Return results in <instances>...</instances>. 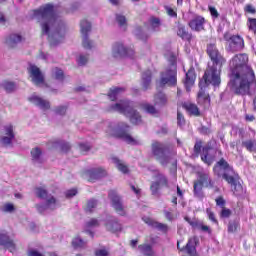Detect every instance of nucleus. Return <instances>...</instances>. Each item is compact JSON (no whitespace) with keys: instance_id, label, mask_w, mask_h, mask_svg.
<instances>
[{"instance_id":"1","label":"nucleus","mask_w":256,"mask_h":256,"mask_svg":"<svg viewBox=\"0 0 256 256\" xmlns=\"http://www.w3.org/2000/svg\"><path fill=\"white\" fill-rule=\"evenodd\" d=\"M247 63V54H237L230 61L231 79L228 87L236 95H249L256 91L255 72Z\"/></svg>"},{"instance_id":"2","label":"nucleus","mask_w":256,"mask_h":256,"mask_svg":"<svg viewBox=\"0 0 256 256\" xmlns=\"http://www.w3.org/2000/svg\"><path fill=\"white\" fill-rule=\"evenodd\" d=\"M33 19H36L40 24L42 34L48 36L51 47L63 43L67 26L63 19L55 14V7L52 4H46L33 10Z\"/></svg>"},{"instance_id":"3","label":"nucleus","mask_w":256,"mask_h":256,"mask_svg":"<svg viewBox=\"0 0 256 256\" xmlns=\"http://www.w3.org/2000/svg\"><path fill=\"white\" fill-rule=\"evenodd\" d=\"M213 171L214 175H217V177H223L227 183L231 185V191H233L234 195H241L243 186L241 183L237 182V174H235V170H233V167H231L225 159L218 161L214 166Z\"/></svg>"},{"instance_id":"4","label":"nucleus","mask_w":256,"mask_h":256,"mask_svg":"<svg viewBox=\"0 0 256 256\" xmlns=\"http://www.w3.org/2000/svg\"><path fill=\"white\" fill-rule=\"evenodd\" d=\"M106 133L108 135H112V137H118V139H122L128 145H139L141 141L139 139L134 138L129 134V125L121 122L118 125L110 123L108 125V129H106Z\"/></svg>"},{"instance_id":"5","label":"nucleus","mask_w":256,"mask_h":256,"mask_svg":"<svg viewBox=\"0 0 256 256\" xmlns=\"http://www.w3.org/2000/svg\"><path fill=\"white\" fill-rule=\"evenodd\" d=\"M109 111H116L122 113L126 117H129L131 123L134 125L141 124V115L133 108V102L129 100H121L116 104L110 106Z\"/></svg>"},{"instance_id":"6","label":"nucleus","mask_w":256,"mask_h":256,"mask_svg":"<svg viewBox=\"0 0 256 256\" xmlns=\"http://www.w3.org/2000/svg\"><path fill=\"white\" fill-rule=\"evenodd\" d=\"M152 153L154 157H156L157 161H159V163L163 165V167L169 165V163H171L173 167H177V159L167 154V147L163 143H152Z\"/></svg>"},{"instance_id":"7","label":"nucleus","mask_w":256,"mask_h":256,"mask_svg":"<svg viewBox=\"0 0 256 256\" xmlns=\"http://www.w3.org/2000/svg\"><path fill=\"white\" fill-rule=\"evenodd\" d=\"M160 85H168L169 87L177 85V58L175 56L170 57L169 66L161 73Z\"/></svg>"},{"instance_id":"8","label":"nucleus","mask_w":256,"mask_h":256,"mask_svg":"<svg viewBox=\"0 0 256 256\" xmlns=\"http://www.w3.org/2000/svg\"><path fill=\"white\" fill-rule=\"evenodd\" d=\"M221 67L216 64H208V67L204 73L203 79V85H213L214 87H217L221 85Z\"/></svg>"},{"instance_id":"9","label":"nucleus","mask_w":256,"mask_h":256,"mask_svg":"<svg viewBox=\"0 0 256 256\" xmlns=\"http://www.w3.org/2000/svg\"><path fill=\"white\" fill-rule=\"evenodd\" d=\"M34 193L39 197V199H46L45 204L36 205V209L39 211V213H43L47 211V209H56L57 200L55 197L47 195V189L45 187H36Z\"/></svg>"},{"instance_id":"10","label":"nucleus","mask_w":256,"mask_h":256,"mask_svg":"<svg viewBox=\"0 0 256 256\" xmlns=\"http://www.w3.org/2000/svg\"><path fill=\"white\" fill-rule=\"evenodd\" d=\"M80 33L82 35V45L84 49H93V47H95V43L89 40V33H91V22L81 20Z\"/></svg>"},{"instance_id":"11","label":"nucleus","mask_w":256,"mask_h":256,"mask_svg":"<svg viewBox=\"0 0 256 256\" xmlns=\"http://www.w3.org/2000/svg\"><path fill=\"white\" fill-rule=\"evenodd\" d=\"M206 53L210 57L212 65H218L219 67H223V65H225L226 60L214 43L207 45Z\"/></svg>"},{"instance_id":"12","label":"nucleus","mask_w":256,"mask_h":256,"mask_svg":"<svg viewBox=\"0 0 256 256\" xmlns=\"http://www.w3.org/2000/svg\"><path fill=\"white\" fill-rule=\"evenodd\" d=\"M29 77L36 85L37 87H43L45 85V76H43V73L41 72V69L39 67L31 64L28 68Z\"/></svg>"},{"instance_id":"13","label":"nucleus","mask_w":256,"mask_h":256,"mask_svg":"<svg viewBox=\"0 0 256 256\" xmlns=\"http://www.w3.org/2000/svg\"><path fill=\"white\" fill-rule=\"evenodd\" d=\"M133 50L127 49L123 43H115L112 46V57L114 59H121L122 57H133Z\"/></svg>"},{"instance_id":"14","label":"nucleus","mask_w":256,"mask_h":256,"mask_svg":"<svg viewBox=\"0 0 256 256\" xmlns=\"http://www.w3.org/2000/svg\"><path fill=\"white\" fill-rule=\"evenodd\" d=\"M108 197L112 203V207L115 209L118 215H125V207L123 206V202L121 201V197L117 195L115 190H111L108 194Z\"/></svg>"},{"instance_id":"15","label":"nucleus","mask_w":256,"mask_h":256,"mask_svg":"<svg viewBox=\"0 0 256 256\" xmlns=\"http://www.w3.org/2000/svg\"><path fill=\"white\" fill-rule=\"evenodd\" d=\"M28 101L38 109H41V111H49L51 109V102L37 94L30 96Z\"/></svg>"},{"instance_id":"16","label":"nucleus","mask_w":256,"mask_h":256,"mask_svg":"<svg viewBox=\"0 0 256 256\" xmlns=\"http://www.w3.org/2000/svg\"><path fill=\"white\" fill-rule=\"evenodd\" d=\"M15 139V132H13V125L8 124L4 126V135L0 138V144L4 147L11 145Z\"/></svg>"},{"instance_id":"17","label":"nucleus","mask_w":256,"mask_h":256,"mask_svg":"<svg viewBox=\"0 0 256 256\" xmlns=\"http://www.w3.org/2000/svg\"><path fill=\"white\" fill-rule=\"evenodd\" d=\"M228 42L229 47L232 51H241V49L245 47V42L243 41L241 36L238 35L231 36Z\"/></svg>"},{"instance_id":"18","label":"nucleus","mask_w":256,"mask_h":256,"mask_svg":"<svg viewBox=\"0 0 256 256\" xmlns=\"http://www.w3.org/2000/svg\"><path fill=\"white\" fill-rule=\"evenodd\" d=\"M142 221H144L146 225H149V227H153V229H158V231H162L163 233H167L169 229V227L166 224L159 223L150 217H143Z\"/></svg>"},{"instance_id":"19","label":"nucleus","mask_w":256,"mask_h":256,"mask_svg":"<svg viewBox=\"0 0 256 256\" xmlns=\"http://www.w3.org/2000/svg\"><path fill=\"white\" fill-rule=\"evenodd\" d=\"M107 176V171L103 168H93L88 171V177L89 181L93 183L94 181H97V179H101L103 177Z\"/></svg>"},{"instance_id":"20","label":"nucleus","mask_w":256,"mask_h":256,"mask_svg":"<svg viewBox=\"0 0 256 256\" xmlns=\"http://www.w3.org/2000/svg\"><path fill=\"white\" fill-rule=\"evenodd\" d=\"M0 246L8 249L10 253H14L15 251V243L6 233L3 232H0Z\"/></svg>"},{"instance_id":"21","label":"nucleus","mask_w":256,"mask_h":256,"mask_svg":"<svg viewBox=\"0 0 256 256\" xmlns=\"http://www.w3.org/2000/svg\"><path fill=\"white\" fill-rule=\"evenodd\" d=\"M205 18L196 16L189 22V27L192 31H203L205 29Z\"/></svg>"},{"instance_id":"22","label":"nucleus","mask_w":256,"mask_h":256,"mask_svg":"<svg viewBox=\"0 0 256 256\" xmlns=\"http://www.w3.org/2000/svg\"><path fill=\"white\" fill-rule=\"evenodd\" d=\"M195 79H197V76L195 75V68H190L186 73V78L184 81L187 91H189V89L193 87V85L195 84Z\"/></svg>"},{"instance_id":"23","label":"nucleus","mask_w":256,"mask_h":256,"mask_svg":"<svg viewBox=\"0 0 256 256\" xmlns=\"http://www.w3.org/2000/svg\"><path fill=\"white\" fill-rule=\"evenodd\" d=\"M106 229L111 233H118V231H121L123 227L121 226L117 218H111L106 223Z\"/></svg>"},{"instance_id":"24","label":"nucleus","mask_w":256,"mask_h":256,"mask_svg":"<svg viewBox=\"0 0 256 256\" xmlns=\"http://www.w3.org/2000/svg\"><path fill=\"white\" fill-rule=\"evenodd\" d=\"M125 93V88L124 87H113L110 89L108 93V97L110 101H117L121 95Z\"/></svg>"},{"instance_id":"25","label":"nucleus","mask_w":256,"mask_h":256,"mask_svg":"<svg viewBox=\"0 0 256 256\" xmlns=\"http://www.w3.org/2000/svg\"><path fill=\"white\" fill-rule=\"evenodd\" d=\"M197 182L204 185V187H213V181H211V177H209L207 172L199 173Z\"/></svg>"},{"instance_id":"26","label":"nucleus","mask_w":256,"mask_h":256,"mask_svg":"<svg viewBox=\"0 0 256 256\" xmlns=\"http://www.w3.org/2000/svg\"><path fill=\"white\" fill-rule=\"evenodd\" d=\"M31 157H32L33 163H36L39 165L45 161L43 159V151H41L40 148H37V147L31 150Z\"/></svg>"},{"instance_id":"27","label":"nucleus","mask_w":256,"mask_h":256,"mask_svg":"<svg viewBox=\"0 0 256 256\" xmlns=\"http://www.w3.org/2000/svg\"><path fill=\"white\" fill-rule=\"evenodd\" d=\"M183 108L186 109L190 115H194L195 117H199L201 113L199 112V107L197 105L190 103V102H185L183 104Z\"/></svg>"},{"instance_id":"28","label":"nucleus","mask_w":256,"mask_h":256,"mask_svg":"<svg viewBox=\"0 0 256 256\" xmlns=\"http://www.w3.org/2000/svg\"><path fill=\"white\" fill-rule=\"evenodd\" d=\"M21 41H23V37L20 34H11L6 39V45H8V47H15V45L21 43Z\"/></svg>"},{"instance_id":"29","label":"nucleus","mask_w":256,"mask_h":256,"mask_svg":"<svg viewBox=\"0 0 256 256\" xmlns=\"http://www.w3.org/2000/svg\"><path fill=\"white\" fill-rule=\"evenodd\" d=\"M151 87V70H146L142 74V88L147 91Z\"/></svg>"},{"instance_id":"30","label":"nucleus","mask_w":256,"mask_h":256,"mask_svg":"<svg viewBox=\"0 0 256 256\" xmlns=\"http://www.w3.org/2000/svg\"><path fill=\"white\" fill-rule=\"evenodd\" d=\"M112 163L121 171V173H129V168L125 165L123 160H120L117 157H112Z\"/></svg>"},{"instance_id":"31","label":"nucleus","mask_w":256,"mask_h":256,"mask_svg":"<svg viewBox=\"0 0 256 256\" xmlns=\"http://www.w3.org/2000/svg\"><path fill=\"white\" fill-rule=\"evenodd\" d=\"M211 148L208 146L204 147L202 149V155H201V160L206 163V165H212L213 164V157L209 156V151Z\"/></svg>"},{"instance_id":"32","label":"nucleus","mask_w":256,"mask_h":256,"mask_svg":"<svg viewBox=\"0 0 256 256\" xmlns=\"http://www.w3.org/2000/svg\"><path fill=\"white\" fill-rule=\"evenodd\" d=\"M199 87L200 91L198 92V100L204 101V103H209V94L205 93V90H203V88L207 87V85L203 84V81H200Z\"/></svg>"},{"instance_id":"33","label":"nucleus","mask_w":256,"mask_h":256,"mask_svg":"<svg viewBox=\"0 0 256 256\" xmlns=\"http://www.w3.org/2000/svg\"><path fill=\"white\" fill-rule=\"evenodd\" d=\"M198 241L199 240L197 239V237H192L189 239L185 247L188 255H193V253H195V246L197 245Z\"/></svg>"},{"instance_id":"34","label":"nucleus","mask_w":256,"mask_h":256,"mask_svg":"<svg viewBox=\"0 0 256 256\" xmlns=\"http://www.w3.org/2000/svg\"><path fill=\"white\" fill-rule=\"evenodd\" d=\"M155 182L159 183L160 187H169V180L164 174L158 173L155 175Z\"/></svg>"},{"instance_id":"35","label":"nucleus","mask_w":256,"mask_h":256,"mask_svg":"<svg viewBox=\"0 0 256 256\" xmlns=\"http://www.w3.org/2000/svg\"><path fill=\"white\" fill-rule=\"evenodd\" d=\"M178 37H181L184 41H191V34L187 32L185 26H179L177 31Z\"/></svg>"},{"instance_id":"36","label":"nucleus","mask_w":256,"mask_h":256,"mask_svg":"<svg viewBox=\"0 0 256 256\" xmlns=\"http://www.w3.org/2000/svg\"><path fill=\"white\" fill-rule=\"evenodd\" d=\"M194 195L198 197V199H203V184L201 182H194Z\"/></svg>"},{"instance_id":"37","label":"nucleus","mask_w":256,"mask_h":256,"mask_svg":"<svg viewBox=\"0 0 256 256\" xmlns=\"http://www.w3.org/2000/svg\"><path fill=\"white\" fill-rule=\"evenodd\" d=\"M152 31H159V28L161 27V20L157 17H150L148 21Z\"/></svg>"},{"instance_id":"38","label":"nucleus","mask_w":256,"mask_h":256,"mask_svg":"<svg viewBox=\"0 0 256 256\" xmlns=\"http://www.w3.org/2000/svg\"><path fill=\"white\" fill-rule=\"evenodd\" d=\"M243 147L250 151V153H256V140H246L242 142Z\"/></svg>"},{"instance_id":"39","label":"nucleus","mask_w":256,"mask_h":256,"mask_svg":"<svg viewBox=\"0 0 256 256\" xmlns=\"http://www.w3.org/2000/svg\"><path fill=\"white\" fill-rule=\"evenodd\" d=\"M156 105H165L167 103V96L163 92H159L154 96Z\"/></svg>"},{"instance_id":"40","label":"nucleus","mask_w":256,"mask_h":256,"mask_svg":"<svg viewBox=\"0 0 256 256\" xmlns=\"http://www.w3.org/2000/svg\"><path fill=\"white\" fill-rule=\"evenodd\" d=\"M55 147H59L63 153H67L71 149V144H69V142H65V141H56Z\"/></svg>"},{"instance_id":"41","label":"nucleus","mask_w":256,"mask_h":256,"mask_svg":"<svg viewBox=\"0 0 256 256\" xmlns=\"http://www.w3.org/2000/svg\"><path fill=\"white\" fill-rule=\"evenodd\" d=\"M2 87L6 91V93H13V91L17 89V85H15V82L10 81L3 82Z\"/></svg>"},{"instance_id":"42","label":"nucleus","mask_w":256,"mask_h":256,"mask_svg":"<svg viewBox=\"0 0 256 256\" xmlns=\"http://www.w3.org/2000/svg\"><path fill=\"white\" fill-rule=\"evenodd\" d=\"M2 213H15V205L13 203H5L0 207Z\"/></svg>"},{"instance_id":"43","label":"nucleus","mask_w":256,"mask_h":256,"mask_svg":"<svg viewBox=\"0 0 256 256\" xmlns=\"http://www.w3.org/2000/svg\"><path fill=\"white\" fill-rule=\"evenodd\" d=\"M138 249L140 252L143 253V255H147V256L153 255V249L151 248V245H148V244L139 245Z\"/></svg>"},{"instance_id":"44","label":"nucleus","mask_w":256,"mask_h":256,"mask_svg":"<svg viewBox=\"0 0 256 256\" xmlns=\"http://www.w3.org/2000/svg\"><path fill=\"white\" fill-rule=\"evenodd\" d=\"M87 245V242L83 241V239L76 237L72 240V246L75 249H81Z\"/></svg>"},{"instance_id":"45","label":"nucleus","mask_w":256,"mask_h":256,"mask_svg":"<svg viewBox=\"0 0 256 256\" xmlns=\"http://www.w3.org/2000/svg\"><path fill=\"white\" fill-rule=\"evenodd\" d=\"M76 61L80 67L85 66L86 63H89V54H79Z\"/></svg>"},{"instance_id":"46","label":"nucleus","mask_w":256,"mask_h":256,"mask_svg":"<svg viewBox=\"0 0 256 256\" xmlns=\"http://www.w3.org/2000/svg\"><path fill=\"white\" fill-rule=\"evenodd\" d=\"M52 77H55L57 81H63L65 75L63 74V70L59 68H54L52 70Z\"/></svg>"},{"instance_id":"47","label":"nucleus","mask_w":256,"mask_h":256,"mask_svg":"<svg viewBox=\"0 0 256 256\" xmlns=\"http://www.w3.org/2000/svg\"><path fill=\"white\" fill-rule=\"evenodd\" d=\"M116 22L120 27H127V18L123 14H116Z\"/></svg>"},{"instance_id":"48","label":"nucleus","mask_w":256,"mask_h":256,"mask_svg":"<svg viewBox=\"0 0 256 256\" xmlns=\"http://www.w3.org/2000/svg\"><path fill=\"white\" fill-rule=\"evenodd\" d=\"M159 182L153 181L150 186V191L152 195H159V189H161Z\"/></svg>"},{"instance_id":"49","label":"nucleus","mask_w":256,"mask_h":256,"mask_svg":"<svg viewBox=\"0 0 256 256\" xmlns=\"http://www.w3.org/2000/svg\"><path fill=\"white\" fill-rule=\"evenodd\" d=\"M95 207H97V200L91 199L87 202L86 211L88 213H93V209H95Z\"/></svg>"},{"instance_id":"50","label":"nucleus","mask_w":256,"mask_h":256,"mask_svg":"<svg viewBox=\"0 0 256 256\" xmlns=\"http://www.w3.org/2000/svg\"><path fill=\"white\" fill-rule=\"evenodd\" d=\"M143 109L144 111H146V113H150V115H155V113H157V109H155V106L150 104H144Z\"/></svg>"},{"instance_id":"51","label":"nucleus","mask_w":256,"mask_h":256,"mask_svg":"<svg viewBox=\"0 0 256 256\" xmlns=\"http://www.w3.org/2000/svg\"><path fill=\"white\" fill-rule=\"evenodd\" d=\"M87 229H93V227H99V220L93 218L86 223Z\"/></svg>"},{"instance_id":"52","label":"nucleus","mask_w":256,"mask_h":256,"mask_svg":"<svg viewBox=\"0 0 256 256\" xmlns=\"http://www.w3.org/2000/svg\"><path fill=\"white\" fill-rule=\"evenodd\" d=\"M195 229H200L201 231H204L206 233H211V229L209 226L202 224V222L198 221V224H196Z\"/></svg>"},{"instance_id":"53","label":"nucleus","mask_w":256,"mask_h":256,"mask_svg":"<svg viewBox=\"0 0 256 256\" xmlns=\"http://www.w3.org/2000/svg\"><path fill=\"white\" fill-rule=\"evenodd\" d=\"M220 217H222L223 219H227L231 217V211L228 208H225V207L222 208Z\"/></svg>"},{"instance_id":"54","label":"nucleus","mask_w":256,"mask_h":256,"mask_svg":"<svg viewBox=\"0 0 256 256\" xmlns=\"http://www.w3.org/2000/svg\"><path fill=\"white\" fill-rule=\"evenodd\" d=\"M54 112L56 113V115H65V113H67V107L58 106L54 109Z\"/></svg>"},{"instance_id":"55","label":"nucleus","mask_w":256,"mask_h":256,"mask_svg":"<svg viewBox=\"0 0 256 256\" xmlns=\"http://www.w3.org/2000/svg\"><path fill=\"white\" fill-rule=\"evenodd\" d=\"M177 123L180 127H183V125H185V117L179 111L177 112Z\"/></svg>"},{"instance_id":"56","label":"nucleus","mask_w":256,"mask_h":256,"mask_svg":"<svg viewBox=\"0 0 256 256\" xmlns=\"http://www.w3.org/2000/svg\"><path fill=\"white\" fill-rule=\"evenodd\" d=\"M185 219V221L187 222V223H189V225L191 226V227H193L194 229L197 227V224L199 223V220H197V219H191V218H189V217H185L184 218Z\"/></svg>"},{"instance_id":"57","label":"nucleus","mask_w":256,"mask_h":256,"mask_svg":"<svg viewBox=\"0 0 256 256\" xmlns=\"http://www.w3.org/2000/svg\"><path fill=\"white\" fill-rule=\"evenodd\" d=\"M210 15L214 18L217 19L219 17V12L217 11V8L214 6H209L208 7Z\"/></svg>"},{"instance_id":"58","label":"nucleus","mask_w":256,"mask_h":256,"mask_svg":"<svg viewBox=\"0 0 256 256\" xmlns=\"http://www.w3.org/2000/svg\"><path fill=\"white\" fill-rule=\"evenodd\" d=\"M206 213H207L208 218L210 219V221H212V223H218L217 218H215V213H213V211H211V209H207Z\"/></svg>"},{"instance_id":"59","label":"nucleus","mask_w":256,"mask_h":256,"mask_svg":"<svg viewBox=\"0 0 256 256\" xmlns=\"http://www.w3.org/2000/svg\"><path fill=\"white\" fill-rule=\"evenodd\" d=\"M249 30L256 33V19H250L248 24Z\"/></svg>"},{"instance_id":"60","label":"nucleus","mask_w":256,"mask_h":256,"mask_svg":"<svg viewBox=\"0 0 256 256\" xmlns=\"http://www.w3.org/2000/svg\"><path fill=\"white\" fill-rule=\"evenodd\" d=\"M215 201H216V205H217L218 207H221V209L225 208V199H223L222 196L216 198Z\"/></svg>"},{"instance_id":"61","label":"nucleus","mask_w":256,"mask_h":256,"mask_svg":"<svg viewBox=\"0 0 256 256\" xmlns=\"http://www.w3.org/2000/svg\"><path fill=\"white\" fill-rule=\"evenodd\" d=\"M75 195H77V189L75 188L66 191L67 199H71V197H75Z\"/></svg>"},{"instance_id":"62","label":"nucleus","mask_w":256,"mask_h":256,"mask_svg":"<svg viewBox=\"0 0 256 256\" xmlns=\"http://www.w3.org/2000/svg\"><path fill=\"white\" fill-rule=\"evenodd\" d=\"M165 10L167 12V15H169V17H177V12H175V10H173V8L166 6Z\"/></svg>"},{"instance_id":"63","label":"nucleus","mask_w":256,"mask_h":256,"mask_svg":"<svg viewBox=\"0 0 256 256\" xmlns=\"http://www.w3.org/2000/svg\"><path fill=\"white\" fill-rule=\"evenodd\" d=\"M28 256H45L41 252H39L36 249H30L28 250Z\"/></svg>"},{"instance_id":"64","label":"nucleus","mask_w":256,"mask_h":256,"mask_svg":"<svg viewBox=\"0 0 256 256\" xmlns=\"http://www.w3.org/2000/svg\"><path fill=\"white\" fill-rule=\"evenodd\" d=\"M96 256H108L109 252L106 249H99L95 252Z\"/></svg>"}]
</instances>
